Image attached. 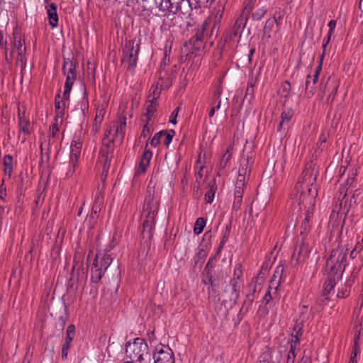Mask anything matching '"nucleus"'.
I'll return each mask as SVG.
<instances>
[{"instance_id":"obj_12","label":"nucleus","mask_w":363,"mask_h":363,"mask_svg":"<svg viewBox=\"0 0 363 363\" xmlns=\"http://www.w3.org/2000/svg\"><path fill=\"white\" fill-rule=\"evenodd\" d=\"M264 274L262 272V270L259 272L258 275L253 278L252 281L248 284V293L246 295V299L244 301V306L249 307L253 302L255 298V294L257 289V282L259 279H263Z\"/></svg>"},{"instance_id":"obj_41","label":"nucleus","mask_w":363,"mask_h":363,"mask_svg":"<svg viewBox=\"0 0 363 363\" xmlns=\"http://www.w3.org/2000/svg\"><path fill=\"white\" fill-rule=\"evenodd\" d=\"M300 338L298 337V335H293L291 340L290 344V350L289 352H293L296 354V351L297 350L298 345L299 344Z\"/></svg>"},{"instance_id":"obj_46","label":"nucleus","mask_w":363,"mask_h":363,"mask_svg":"<svg viewBox=\"0 0 363 363\" xmlns=\"http://www.w3.org/2000/svg\"><path fill=\"white\" fill-rule=\"evenodd\" d=\"M266 11H267V10L264 8L259 9L257 11H256L252 14L253 19L257 20V21L260 20L264 16Z\"/></svg>"},{"instance_id":"obj_48","label":"nucleus","mask_w":363,"mask_h":363,"mask_svg":"<svg viewBox=\"0 0 363 363\" xmlns=\"http://www.w3.org/2000/svg\"><path fill=\"white\" fill-rule=\"evenodd\" d=\"M64 110H55V121L61 124L63 121Z\"/></svg>"},{"instance_id":"obj_6","label":"nucleus","mask_w":363,"mask_h":363,"mask_svg":"<svg viewBox=\"0 0 363 363\" xmlns=\"http://www.w3.org/2000/svg\"><path fill=\"white\" fill-rule=\"evenodd\" d=\"M125 353L130 361L140 362L144 359V356L148 354L147 344L142 338H135L133 342H128L125 344Z\"/></svg>"},{"instance_id":"obj_44","label":"nucleus","mask_w":363,"mask_h":363,"mask_svg":"<svg viewBox=\"0 0 363 363\" xmlns=\"http://www.w3.org/2000/svg\"><path fill=\"white\" fill-rule=\"evenodd\" d=\"M304 317L303 318L302 320L299 323L296 322L294 326V332L295 334H292L293 335H298V337L300 338L301 335V330H302V321H303Z\"/></svg>"},{"instance_id":"obj_38","label":"nucleus","mask_w":363,"mask_h":363,"mask_svg":"<svg viewBox=\"0 0 363 363\" xmlns=\"http://www.w3.org/2000/svg\"><path fill=\"white\" fill-rule=\"evenodd\" d=\"M105 113H106V111H105L104 106H99L96 111L94 122L101 123V122L103 121Z\"/></svg>"},{"instance_id":"obj_59","label":"nucleus","mask_w":363,"mask_h":363,"mask_svg":"<svg viewBox=\"0 0 363 363\" xmlns=\"http://www.w3.org/2000/svg\"><path fill=\"white\" fill-rule=\"evenodd\" d=\"M271 299H272V295H271L270 291H268L265 294V295H264V296L263 298V303L264 304H268Z\"/></svg>"},{"instance_id":"obj_52","label":"nucleus","mask_w":363,"mask_h":363,"mask_svg":"<svg viewBox=\"0 0 363 363\" xmlns=\"http://www.w3.org/2000/svg\"><path fill=\"white\" fill-rule=\"evenodd\" d=\"M242 199L234 197V201L233 203V209L235 211L240 208Z\"/></svg>"},{"instance_id":"obj_27","label":"nucleus","mask_w":363,"mask_h":363,"mask_svg":"<svg viewBox=\"0 0 363 363\" xmlns=\"http://www.w3.org/2000/svg\"><path fill=\"white\" fill-rule=\"evenodd\" d=\"M136 1L145 14H150L152 12L154 5L151 0H136Z\"/></svg>"},{"instance_id":"obj_5","label":"nucleus","mask_w":363,"mask_h":363,"mask_svg":"<svg viewBox=\"0 0 363 363\" xmlns=\"http://www.w3.org/2000/svg\"><path fill=\"white\" fill-rule=\"evenodd\" d=\"M112 257L107 252H99L96 254L91 268V281L99 283L104 272L112 262Z\"/></svg>"},{"instance_id":"obj_50","label":"nucleus","mask_w":363,"mask_h":363,"mask_svg":"<svg viewBox=\"0 0 363 363\" xmlns=\"http://www.w3.org/2000/svg\"><path fill=\"white\" fill-rule=\"evenodd\" d=\"M244 192V186H235V191L234 193V197L242 199Z\"/></svg>"},{"instance_id":"obj_10","label":"nucleus","mask_w":363,"mask_h":363,"mask_svg":"<svg viewBox=\"0 0 363 363\" xmlns=\"http://www.w3.org/2000/svg\"><path fill=\"white\" fill-rule=\"evenodd\" d=\"M242 274L240 266L236 267L234 271V278L230 281L231 291L230 293V302L231 306L236 305L240 296L241 281L240 277Z\"/></svg>"},{"instance_id":"obj_16","label":"nucleus","mask_w":363,"mask_h":363,"mask_svg":"<svg viewBox=\"0 0 363 363\" xmlns=\"http://www.w3.org/2000/svg\"><path fill=\"white\" fill-rule=\"evenodd\" d=\"M159 201L153 194H149L145 200L143 212L157 213Z\"/></svg>"},{"instance_id":"obj_55","label":"nucleus","mask_w":363,"mask_h":363,"mask_svg":"<svg viewBox=\"0 0 363 363\" xmlns=\"http://www.w3.org/2000/svg\"><path fill=\"white\" fill-rule=\"evenodd\" d=\"M245 177H246L238 174L235 186H245Z\"/></svg>"},{"instance_id":"obj_39","label":"nucleus","mask_w":363,"mask_h":363,"mask_svg":"<svg viewBox=\"0 0 363 363\" xmlns=\"http://www.w3.org/2000/svg\"><path fill=\"white\" fill-rule=\"evenodd\" d=\"M310 249L307 245L304 243L300 245L298 259H301V258L304 259L308 255Z\"/></svg>"},{"instance_id":"obj_2","label":"nucleus","mask_w":363,"mask_h":363,"mask_svg":"<svg viewBox=\"0 0 363 363\" xmlns=\"http://www.w3.org/2000/svg\"><path fill=\"white\" fill-rule=\"evenodd\" d=\"M157 8L164 17L189 16L192 11L190 0H154Z\"/></svg>"},{"instance_id":"obj_8","label":"nucleus","mask_w":363,"mask_h":363,"mask_svg":"<svg viewBox=\"0 0 363 363\" xmlns=\"http://www.w3.org/2000/svg\"><path fill=\"white\" fill-rule=\"evenodd\" d=\"M76 67L72 61L65 62L63 65V72L66 75V81L65 84V89L63 91V98L65 99H69V94L76 80Z\"/></svg>"},{"instance_id":"obj_9","label":"nucleus","mask_w":363,"mask_h":363,"mask_svg":"<svg viewBox=\"0 0 363 363\" xmlns=\"http://www.w3.org/2000/svg\"><path fill=\"white\" fill-rule=\"evenodd\" d=\"M153 359L155 363H174L172 350L169 347L162 344L155 347Z\"/></svg>"},{"instance_id":"obj_25","label":"nucleus","mask_w":363,"mask_h":363,"mask_svg":"<svg viewBox=\"0 0 363 363\" xmlns=\"http://www.w3.org/2000/svg\"><path fill=\"white\" fill-rule=\"evenodd\" d=\"M328 27H329V31H328V33L327 35V38L326 39L324 40V43L323 44V53H322V58H323L324 55H325V49H326V47L328 45V44L329 43L330 40V38H331V35L335 28V26H336V21L335 20H330L329 22H328Z\"/></svg>"},{"instance_id":"obj_60","label":"nucleus","mask_w":363,"mask_h":363,"mask_svg":"<svg viewBox=\"0 0 363 363\" xmlns=\"http://www.w3.org/2000/svg\"><path fill=\"white\" fill-rule=\"evenodd\" d=\"M100 125H101V123L94 121L93 127L91 129V132L94 134L96 133L99 131Z\"/></svg>"},{"instance_id":"obj_4","label":"nucleus","mask_w":363,"mask_h":363,"mask_svg":"<svg viewBox=\"0 0 363 363\" xmlns=\"http://www.w3.org/2000/svg\"><path fill=\"white\" fill-rule=\"evenodd\" d=\"M111 130H106L104 138L103 139V145L101 147L99 155L98 158V162L101 164L103 166V171L101 173V179L104 181L107 177L111 160L113 155L114 145L117 144L115 141V138L113 139L109 138Z\"/></svg>"},{"instance_id":"obj_51","label":"nucleus","mask_w":363,"mask_h":363,"mask_svg":"<svg viewBox=\"0 0 363 363\" xmlns=\"http://www.w3.org/2000/svg\"><path fill=\"white\" fill-rule=\"evenodd\" d=\"M60 123H57V122L55 121L54 123H52L50 127V135L54 138L55 137L56 134L57 133V132L59 131V128H58V125Z\"/></svg>"},{"instance_id":"obj_64","label":"nucleus","mask_w":363,"mask_h":363,"mask_svg":"<svg viewBox=\"0 0 363 363\" xmlns=\"http://www.w3.org/2000/svg\"><path fill=\"white\" fill-rule=\"evenodd\" d=\"M97 217V210L94 208H92L91 214L89 216L90 219H95Z\"/></svg>"},{"instance_id":"obj_3","label":"nucleus","mask_w":363,"mask_h":363,"mask_svg":"<svg viewBox=\"0 0 363 363\" xmlns=\"http://www.w3.org/2000/svg\"><path fill=\"white\" fill-rule=\"evenodd\" d=\"M346 259L347 250L337 246L331 251L330 257L326 259L324 273L339 278L345 269Z\"/></svg>"},{"instance_id":"obj_40","label":"nucleus","mask_w":363,"mask_h":363,"mask_svg":"<svg viewBox=\"0 0 363 363\" xmlns=\"http://www.w3.org/2000/svg\"><path fill=\"white\" fill-rule=\"evenodd\" d=\"M220 94H221V91L219 89H217L216 91H215V92L213 94L214 101L212 102V105L216 104V106H213V107L215 108V109L216 111H218L220 108V106H221V100L220 98Z\"/></svg>"},{"instance_id":"obj_45","label":"nucleus","mask_w":363,"mask_h":363,"mask_svg":"<svg viewBox=\"0 0 363 363\" xmlns=\"http://www.w3.org/2000/svg\"><path fill=\"white\" fill-rule=\"evenodd\" d=\"M162 138V131H160L157 133L155 136L152 138L150 141V145L152 146L156 147L157 145L160 144V140Z\"/></svg>"},{"instance_id":"obj_23","label":"nucleus","mask_w":363,"mask_h":363,"mask_svg":"<svg viewBox=\"0 0 363 363\" xmlns=\"http://www.w3.org/2000/svg\"><path fill=\"white\" fill-rule=\"evenodd\" d=\"M330 89H333V91H335L337 89V86L336 82L334 81H330V79L325 82V83L321 82L319 85V93L318 95L323 97V94L326 91H329Z\"/></svg>"},{"instance_id":"obj_32","label":"nucleus","mask_w":363,"mask_h":363,"mask_svg":"<svg viewBox=\"0 0 363 363\" xmlns=\"http://www.w3.org/2000/svg\"><path fill=\"white\" fill-rule=\"evenodd\" d=\"M148 103L149 104L147 105L146 107L145 113L147 121H150L152 117H153L157 108V104H155V101H151L150 99H149Z\"/></svg>"},{"instance_id":"obj_47","label":"nucleus","mask_w":363,"mask_h":363,"mask_svg":"<svg viewBox=\"0 0 363 363\" xmlns=\"http://www.w3.org/2000/svg\"><path fill=\"white\" fill-rule=\"evenodd\" d=\"M77 274H78L77 282H79V283L84 282V283L86 279V275L85 274V272H84V269L78 268L77 269Z\"/></svg>"},{"instance_id":"obj_33","label":"nucleus","mask_w":363,"mask_h":363,"mask_svg":"<svg viewBox=\"0 0 363 363\" xmlns=\"http://www.w3.org/2000/svg\"><path fill=\"white\" fill-rule=\"evenodd\" d=\"M206 220L202 217L196 219L194 227V232L196 235H199L203 230L206 225Z\"/></svg>"},{"instance_id":"obj_14","label":"nucleus","mask_w":363,"mask_h":363,"mask_svg":"<svg viewBox=\"0 0 363 363\" xmlns=\"http://www.w3.org/2000/svg\"><path fill=\"white\" fill-rule=\"evenodd\" d=\"M82 143L79 138H74L71 145L70 162L74 166H77L78 159L81 154Z\"/></svg>"},{"instance_id":"obj_61","label":"nucleus","mask_w":363,"mask_h":363,"mask_svg":"<svg viewBox=\"0 0 363 363\" xmlns=\"http://www.w3.org/2000/svg\"><path fill=\"white\" fill-rule=\"evenodd\" d=\"M69 349V347H66L65 346H62V358L63 359L67 358Z\"/></svg>"},{"instance_id":"obj_15","label":"nucleus","mask_w":363,"mask_h":363,"mask_svg":"<svg viewBox=\"0 0 363 363\" xmlns=\"http://www.w3.org/2000/svg\"><path fill=\"white\" fill-rule=\"evenodd\" d=\"M126 127V118L125 116H120L116 125L114 133L115 141L117 144H121L124 138L125 129Z\"/></svg>"},{"instance_id":"obj_21","label":"nucleus","mask_w":363,"mask_h":363,"mask_svg":"<svg viewBox=\"0 0 363 363\" xmlns=\"http://www.w3.org/2000/svg\"><path fill=\"white\" fill-rule=\"evenodd\" d=\"M14 38V45L16 48L18 50V60L21 61L22 63L23 62V55L25 54L26 48L24 46L25 42L23 40H21V38L18 39L16 35L14 33L13 35Z\"/></svg>"},{"instance_id":"obj_30","label":"nucleus","mask_w":363,"mask_h":363,"mask_svg":"<svg viewBox=\"0 0 363 363\" xmlns=\"http://www.w3.org/2000/svg\"><path fill=\"white\" fill-rule=\"evenodd\" d=\"M19 117V128L20 130L26 134H29L31 130V125L28 121L23 118L18 113Z\"/></svg>"},{"instance_id":"obj_19","label":"nucleus","mask_w":363,"mask_h":363,"mask_svg":"<svg viewBox=\"0 0 363 363\" xmlns=\"http://www.w3.org/2000/svg\"><path fill=\"white\" fill-rule=\"evenodd\" d=\"M337 277L328 276V279L325 281L323 286L322 296L326 300H329L330 294L333 291L334 286L336 284Z\"/></svg>"},{"instance_id":"obj_20","label":"nucleus","mask_w":363,"mask_h":363,"mask_svg":"<svg viewBox=\"0 0 363 363\" xmlns=\"http://www.w3.org/2000/svg\"><path fill=\"white\" fill-rule=\"evenodd\" d=\"M48 17L49 24L52 28H55L58 23V15L57 13V6L55 3H52L48 8Z\"/></svg>"},{"instance_id":"obj_7","label":"nucleus","mask_w":363,"mask_h":363,"mask_svg":"<svg viewBox=\"0 0 363 363\" xmlns=\"http://www.w3.org/2000/svg\"><path fill=\"white\" fill-rule=\"evenodd\" d=\"M139 50L140 46L138 44L135 45L134 40H129L125 41L123 50L122 62L130 72H133L136 67Z\"/></svg>"},{"instance_id":"obj_13","label":"nucleus","mask_w":363,"mask_h":363,"mask_svg":"<svg viewBox=\"0 0 363 363\" xmlns=\"http://www.w3.org/2000/svg\"><path fill=\"white\" fill-rule=\"evenodd\" d=\"M322 55L320 56V61L319 65L316 67L315 71L314 74H313V80L312 83L310 81L311 76L308 75L306 81V94H307L308 97H311L313 95V86L315 84V83L318 81L320 72L322 69Z\"/></svg>"},{"instance_id":"obj_28","label":"nucleus","mask_w":363,"mask_h":363,"mask_svg":"<svg viewBox=\"0 0 363 363\" xmlns=\"http://www.w3.org/2000/svg\"><path fill=\"white\" fill-rule=\"evenodd\" d=\"M12 163L13 157L9 155H5L4 157V172L9 177H10L13 171Z\"/></svg>"},{"instance_id":"obj_34","label":"nucleus","mask_w":363,"mask_h":363,"mask_svg":"<svg viewBox=\"0 0 363 363\" xmlns=\"http://www.w3.org/2000/svg\"><path fill=\"white\" fill-rule=\"evenodd\" d=\"M250 172V169L249 167V157L247 158H243L242 160V163L240 164V167L239 168L238 174L246 177Z\"/></svg>"},{"instance_id":"obj_29","label":"nucleus","mask_w":363,"mask_h":363,"mask_svg":"<svg viewBox=\"0 0 363 363\" xmlns=\"http://www.w3.org/2000/svg\"><path fill=\"white\" fill-rule=\"evenodd\" d=\"M75 328L74 325H70L67 327L66 331V337L65 341L63 344V346L66 347H70L71 342L72 341L74 337Z\"/></svg>"},{"instance_id":"obj_43","label":"nucleus","mask_w":363,"mask_h":363,"mask_svg":"<svg viewBox=\"0 0 363 363\" xmlns=\"http://www.w3.org/2000/svg\"><path fill=\"white\" fill-rule=\"evenodd\" d=\"M290 89H291V85H290L289 82H284L281 86V90H280L281 94L283 96L286 97L289 94Z\"/></svg>"},{"instance_id":"obj_49","label":"nucleus","mask_w":363,"mask_h":363,"mask_svg":"<svg viewBox=\"0 0 363 363\" xmlns=\"http://www.w3.org/2000/svg\"><path fill=\"white\" fill-rule=\"evenodd\" d=\"M283 272H284V267H283V265L277 266L276 269H275V271H274V279L278 278L279 279V281L280 279H281Z\"/></svg>"},{"instance_id":"obj_24","label":"nucleus","mask_w":363,"mask_h":363,"mask_svg":"<svg viewBox=\"0 0 363 363\" xmlns=\"http://www.w3.org/2000/svg\"><path fill=\"white\" fill-rule=\"evenodd\" d=\"M217 190V186L216 184L215 179L211 181L208 184V190L205 194V201L207 203H211L213 202L215 193Z\"/></svg>"},{"instance_id":"obj_58","label":"nucleus","mask_w":363,"mask_h":363,"mask_svg":"<svg viewBox=\"0 0 363 363\" xmlns=\"http://www.w3.org/2000/svg\"><path fill=\"white\" fill-rule=\"evenodd\" d=\"M70 167H69V169L67 170L66 175L67 177H72L75 171L76 166L72 165V164L69 162Z\"/></svg>"},{"instance_id":"obj_22","label":"nucleus","mask_w":363,"mask_h":363,"mask_svg":"<svg viewBox=\"0 0 363 363\" xmlns=\"http://www.w3.org/2000/svg\"><path fill=\"white\" fill-rule=\"evenodd\" d=\"M233 150V145H229L227 148V150L222 156L220 161L219 162V164H218L219 172L223 170L226 167L228 162L230 160V159L232 157Z\"/></svg>"},{"instance_id":"obj_26","label":"nucleus","mask_w":363,"mask_h":363,"mask_svg":"<svg viewBox=\"0 0 363 363\" xmlns=\"http://www.w3.org/2000/svg\"><path fill=\"white\" fill-rule=\"evenodd\" d=\"M309 204H311L312 206L308 207V208L307 209V211L306 212L305 218L303 220L302 224H301V228L304 231L308 230V229L309 228L310 220H311V216H312V215L313 213V206H314V203H313V201H311V203L309 202Z\"/></svg>"},{"instance_id":"obj_31","label":"nucleus","mask_w":363,"mask_h":363,"mask_svg":"<svg viewBox=\"0 0 363 363\" xmlns=\"http://www.w3.org/2000/svg\"><path fill=\"white\" fill-rule=\"evenodd\" d=\"M275 24L278 25V21H277V18H273L268 19L266 21L264 27V30H263L264 35H267L269 38L270 33H271L272 30L273 29Z\"/></svg>"},{"instance_id":"obj_57","label":"nucleus","mask_w":363,"mask_h":363,"mask_svg":"<svg viewBox=\"0 0 363 363\" xmlns=\"http://www.w3.org/2000/svg\"><path fill=\"white\" fill-rule=\"evenodd\" d=\"M296 358V354H294L291 352H288L287 358H286V363H294V360Z\"/></svg>"},{"instance_id":"obj_11","label":"nucleus","mask_w":363,"mask_h":363,"mask_svg":"<svg viewBox=\"0 0 363 363\" xmlns=\"http://www.w3.org/2000/svg\"><path fill=\"white\" fill-rule=\"evenodd\" d=\"M156 215L155 213L143 212L142 217L144 220L143 221L142 235L143 238L150 240L152 238Z\"/></svg>"},{"instance_id":"obj_63","label":"nucleus","mask_w":363,"mask_h":363,"mask_svg":"<svg viewBox=\"0 0 363 363\" xmlns=\"http://www.w3.org/2000/svg\"><path fill=\"white\" fill-rule=\"evenodd\" d=\"M308 311V306H302L300 311V316H303Z\"/></svg>"},{"instance_id":"obj_56","label":"nucleus","mask_w":363,"mask_h":363,"mask_svg":"<svg viewBox=\"0 0 363 363\" xmlns=\"http://www.w3.org/2000/svg\"><path fill=\"white\" fill-rule=\"evenodd\" d=\"M269 356V354L268 352L263 353L259 357V363H268Z\"/></svg>"},{"instance_id":"obj_53","label":"nucleus","mask_w":363,"mask_h":363,"mask_svg":"<svg viewBox=\"0 0 363 363\" xmlns=\"http://www.w3.org/2000/svg\"><path fill=\"white\" fill-rule=\"evenodd\" d=\"M150 133V128L148 127V121H147L146 124L143 125V130L140 133V138H145L148 134Z\"/></svg>"},{"instance_id":"obj_17","label":"nucleus","mask_w":363,"mask_h":363,"mask_svg":"<svg viewBox=\"0 0 363 363\" xmlns=\"http://www.w3.org/2000/svg\"><path fill=\"white\" fill-rule=\"evenodd\" d=\"M152 153L151 151L145 150L143 152L139 164L138 166L135 174H143L146 172L147 167L150 164V161L152 158Z\"/></svg>"},{"instance_id":"obj_35","label":"nucleus","mask_w":363,"mask_h":363,"mask_svg":"<svg viewBox=\"0 0 363 363\" xmlns=\"http://www.w3.org/2000/svg\"><path fill=\"white\" fill-rule=\"evenodd\" d=\"M69 103V99H65L63 97L60 99V93L56 96L55 101V110H65L67 104Z\"/></svg>"},{"instance_id":"obj_18","label":"nucleus","mask_w":363,"mask_h":363,"mask_svg":"<svg viewBox=\"0 0 363 363\" xmlns=\"http://www.w3.org/2000/svg\"><path fill=\"white\" fill-rule=\"evenodd\" d=\"M294 112L291 108H286L284 110L281 114V121L277 126V131L286 130L289 123L293 116Z\"/></svg>"},{"instance_id":"obj_42","label":"nucleus","mask_w":363,"mask_h":363,"mask_svg":"<svg viewBox=\"0 0 363 363\" xmlns=\"http://www.w3.org/2000/svg\"><path fill=\"white\" fill-rule=\"evenodd\" d=\"M150 91V94L148 96L149 99H150L151 101L157 100V99L159 97V96L160 94V91L157 88V86H152L151 87Z\"/></svg>"},{"instance_id":"obj_37","label":"nucleus","mask_w":363,"mask_h":363,"mask_svg":"<svg viewBox=\"0 0 363 363\" xmlns=\"http://www.w3.org/2000/svg\"><path fill=\"white\" fill-rule=\"evenodd\" d=\"M162 137H164V144L167 146H168L172 140V138L175 134V132L174 130H169L167 131L162 130Z\"/></svg>"},{"instance_id":"obj_36","label":"nucleus","mask_w":363,"mask_h":363,"mask_svg":"<svg viewBox=\"0 0 363 363\" xmlns=\"http://www.w3.org/2000/svg\"><path fill=\"white\" fill-rule=\"evenodd\" d=\"M363 198L362 191L359 189H356L352 194V198L350 200V206H352L353 204H357L359 203Z\"/></svg>"},{"instance_id":"obj_62","label":"nucleus","mask_w":363,"mask_h":363,"mask_svg":"<svg viewBox=\"0 0 363 363\" xmlns=\"http://www.w3.org/2000/svg\"><path fill=\"white\" fill-rule=\"evenodd\" d=\"M335 91H336V90L335 91H333V89H331V91L329 94L328 97L327 99V102L328 103L333 101V100L334 99V96H335Z\"/></svg>"},{"instance_id":"obj_1","label":"nucleus","mask_w":363,"mask_h":363,"mask_svg":"<svg viewBox=\"0 0 363 363\" xmlns=\"http://www.w3.org/2000/svg\"><path fill=\"white\" fill-rule=\"evenodd\" d=\"M318 172L315 168L311 166L306 167L302 173L301 178L296 183L295 189L296 194H293L291 199H295L296 202L300 206L305 201H313L317 196V189L314 186L316 182Z\"/></svg>"},{"instance_id":"obj_54","label":"nucleus","mask_w":363,"mask_h":363,"mask_svg":"<svg viewBox=\"0 0 363 363\" xmlns=\"http://www.w3.org/2000/svg\"><path fill=\"white\" fill-rule=\"evenodd\" d=\"M179 107H177V108H175L173 112L172 113L170 117H169V122L173 123V124H176L177 123V114H178V112H179Z\"/></svg>"}]
</instances>
